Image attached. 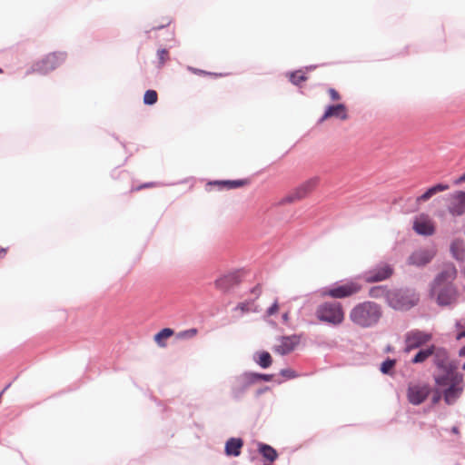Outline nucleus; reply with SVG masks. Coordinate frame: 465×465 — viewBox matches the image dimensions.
Here are the masks:
<instances>
[{"label": "nucleus", "mask_w": 465, "mask_h": 465, "mask_svg": "<svg viewBox=\"0 0 465 465\" xmlns=\"http://www.w3.org/2000/svg\"><path fill=\"white\" fill-rule=\"evenodd\" d=\"M456 276L455 266L448 264L435 278L431 285L430 295L436 298L440 306L450 305L458 300L459 292L453 284Z\"/></svg>", "instance_id": "obj_1"}, {"label": "nucleus", "mask_w": 465, "mask_h": 465, "mask_svg": "<svg viewBox=\"0 0 465 465\" xmlns=\"http://www.w3.org/2000/svg\"><path fill=\"white\" fill-rule=\"evenodd\" d=\"M436 392L440 393L448 405L454 404L464 391L463 375L456 371L435 376Z\"/></svg>", "instance_id": "obj_2"}, {"label": "nucleus", "mask_w": 465, "mask_h": 465, "mask_svg": "<svg viewBox=\"0 0 465 465\" xmlns=\"http://www.w3.org/2000/svg\"><path fill=\"white\" fill-rule=\"evenodd\" d=\"M349 316L353 323L361 327H370L378 322L381 311L377 303L363 302L354 306Z\"/></svg>", "instance_id": "obj_3"}, {"label": "nucleus", "mask_w": 465, "mask_h": 465, "mask_svg": "<svg viewBox=\"0 0 465 465\" xmlns=\"http://www.w3.org/2000/svg\"><path fill=\"white\" fill-rule=\"evenodd\" d=\"M320 322L330 325L337 326L344 321V311L342 305L338 302H326L320 304L315 312Z\"/></svg>", "instance_id": "obj_4"}, {"label": "nucleus", "mask_w": 465, "mask_h": 465, "mask_svg": "<svg viewBox=\"0 0 465 465\" xmlns=\"http://www.w3.org/2000/svg\"><path fill=\"white\" fill-rule=\"evenodd\" d=\"M362 289L361 284L357 281H349L341 283H335L322 292V296L332 299H344L351 297Z\"/></svg>", "instance_id": "obj_5"}, {"label": "nucleus", "mask_w": 465, "mask_h": 465, "mask_svg": "<svg viewBox=\"0 0 465 465\" xmlns=\"http://www.w3.org/2000/svg\"><path fill=\"white\" fill-rule=\"evenodd\" d=\"M420 298L414 292L394 291L389 295V304L396 310H409L415 306Z\"/></svg>", "instance_id": "obj_6"}, {"label": "nucleus", "mask_w": 465, "mask_h": 465, "mask_svg": "<svg viewBox=\"0 0 465 465\" xmlns=\"http://www.w3.org/2000/svg\"><path fill=\"white\" fill-rule=\"evenodd\" d=\"M64 59L65 55L63 53H51L35 63L32 66V71L43 74H47L58 67Z\"/></svg>", "instance_id": "obj_7"}, {"label": "nucleus", "mask_w": 465, "mask_h": 465, "mask_svg": "<svg viewBox=\"0 0 465 465\" xmlns=\"http://www.w3.org/2000/svg\"><path fill=\"white\" fill-rule=\"evenodd\" d=\"M259 380L269 381L272 380V375L249 372L237 377L232 388L234 395L239 396L247 388L257 382Z\"/></svg>", "instance_id": "obj_8"}, {"label": "nucleus", "mask_w": 465, "mask_h": 465, "mask_svg": "<svg viewBox=\"0 0 465 465\" xmlns=\"http://www.w3.org/2000/svg\"><path fill=\"white\" fill-rule=\"evenodd\" d=\"M447 210L453 216L465 214V192L455 191L447 197Z\"/></svg>", "instance_id": "obj_9"}, {"label": "nucleus", "mask_w": 465, "mask_h": 465, "mask_svg": "<svg viewBox=\"0 0 465 465\" xmlns=\"http://www.w3.org/2000/svg\"><path fill=\"white\" fill-rule=\"evenodd\" d=\"M431 339L432 335L430 333L420 330H412L405 335V351L409 352L417 349L429 342Z\"/></svg>", "instance_id": "obj_10"}, {"label": "nucleus", "mask_w": 465, "mask_h": 465, "mask_svg": "<svg viewBox=\"0 0 465 465\" xmlns=\"http://www.w3.org/2000/svg\"><path fill=\"white\" fill-rule=\"evenodd\" d=\"M393 273V269L387 263H382L363 274L366 282L372 283L389 279Z\"/></svg>", "instance_id": "obj_11"}, {"label": "nucleus", "mask_w": 465, "mask_h": 465, "mask_svg": "<svg viewBox=\"0 0 465 465\" xmlns=\"http://www.w3.org/2000/svg\"><path fill=\"white\" fill-rule=\"evenodd\" d=\"M430 392V390L427 384H410L407 398L411 404L420 405L428 398Z\"/></svg>", "instance_id": "obj_12"}, {"label": "nucleus", "mask_w": 465, "mask_h": 465, "mask_svg": "<svg viewBox=\"0 0 465 465\" xmlns=\"http://www.w3.org/2000/svg\"><path fill=\"white\" fill-rule=\"evenodd\" d=\"M434 364L447 373V371H456V366L450 361L449 354L445 349L436 348L432 353Z\"/></svg>", "instance_id": "obj_13"}, {"label": "nucleus", "mask_w": 465, "mask_h": 465, "mask_svg": "<svg viewBox=\"0 0 465 465\" xmlns=\"http://www.w3.org/2000/svg\"><path fill=\"white\" fill-rule=\"evenodd\" d=\"M413 229L421 235H432L435 232L433 221L426 214H420L415 219Z\"/></svg>", "instance_id": "obj_14"}, {"label": "nucleus", "mask_w": 465, "mask_h": 465, "mask_svg": "<svg viewBox=\"0 0 465 465\" xmlns=\"http://www.w3.org/2000/svg\"><path fill=\"white\" fill-rule=\"evenodd\" d=\"M299 342L300 339L296 335L282 337L279 343L274 346V351L282 355L290 353Z\"/></svg>", "instance_id": "obj_15"}, {"label": "nucleus", "mask_w": 465, "mask_h": 465, "mask_svg": "<svg viewBox=\"0 0 465 465\" xmlns=\"http://www.w3.org/2000/svg\"><path fill=\"white\" fill-rule=\"evenodd\" d=\"M434 255H435V252L432 249L419 250V251L414 252L409 257V262L411 264L417 265V266L425 265L431 261V259L434 257Z\"/></svg>", "instance_id": "obj_16"}, {"label": "nucleus", "mask_w": 465, "mask_h": 465, "mask_svg": "<svg viewBox=\"0 0 465 465\" xmlns=\"http://www.w3.org/2000/svg\"><path fill=\"white\" fill-rule=\"evenodd\" d=\"M317 179H311L303 183L300 185L293 194L289 197V202H293L295 200H300L306 197L310 193H312L317 185Z\"/></svg>", "instance_id": "obj_17"}, {"label": "nucleus", "mask_w": 465, "mask_h": 465, "mask_svg": "<svg viewBox=\"0 0 465 465\" xmlns=\"http://www.w3.org/2000/svg\"><path fill=\"white\" fill-rule=\"evenodd\" d=\"M331 117H337L341 120L348 119L347 108L342 104L329 106L324 114L322 115L321 122H323Z\"/></svg>", "instance_id": "obj_18"}, {"label": "nucleus", "mask_w": 465, "mask_h": 465, "mask_svg": "<svg viewBox=\"0 0 465 465\" xmlns=\"http://www.w3.org/2000/svg\"><path fill=\"white\" fill-rule=\"evenodd\" d=\"M450 188L448 184L438 183L430 187L424 193L417 197L416 203L418 204L429 201L433 195L438 193L445 192Z\"/></svg>", "instance_id": "obj_19"}, {"label": "nucleus", "mask_w": 465, "mask_h": 465, "mask_svg": "<svg viewBox=\"0 0 465 465\" xmlns=\"http://www.w3.org/2000/svg\"><path fill=\"white\" fill-rule=\"evenodd\" d=\"M243 442L241 439L231 438L225 444V453L228 456H239L241 454V449Z\"/></svg>", "instance_id": "obj_20"}, {"label": "nucleus", "mask_w": 465, "mask_h": 465, "mask_svg": "<svg viewBox=\"0 0 465 465\" xmlns=\"http://www.w3.org/2000/svg\"><path fill=\"white\" fill-rule=\"evenodd\" d=\"M452 255L457 260H464L465 258V244L462 240H455L450 245Z\"/></svg>", "instance_id": "obj_21"}, {"label": "nucleus", "mask_w": 465, "mask_h": 465, "mask_svg": "<svg viewBox=\"0 0 465 465\" xmlns=\"http://www.w3.org/2000/svg\"><path fill=\"white\" fill-rule=\"evenodd\" d=\"M174 331L173 329L164 328L154 335V341L158 346L164 348L166 347V340L173 335Z\"/></svg>", "instance_id": "obj_22"}, {"label": "nucleus", "mask_w": 465, "mask_h": 465, "mask_svg": "<svg viewBox=\"0 0 465 465\" xmlns=\"http://www.w3.org/2000/svg\"><path fill=\"white\" fill-rule=\"evenodd\" d=\"M258 450L269 461H274L278 457L277 451L272 446L264 443L259 444Z\"/></svg>", "instance_id": "obj_23"}, {"label": "nucleus", "mask_w": 465, "mask_h": 465, "mask_svg": "<svg viewBox=\"0 0 465 465\" xmlns=\"http://www.w3.org/2000/svg\"><path fill=\"white\" fill-rule=\"evenodd\" d=\"M391 291H389L385 286H374L369 291V295L372 298L386 297L389 302V295L391 294Z\"/></svg>", "instance_id": "obj_24"}, {"label": "nucleus", "mask_w": 465, "mask_h": 465, "mask_svg": "<svg viewBox=\"0 0 465 465\" xmlns=\"http://www.w3.org/2000/svg\"><path fill=\"white\" fill-rule=\"evenodd\" d=\"M434 352V346L431 345L430 347L420 350L418 351V353L413 357L411 360L412 363H421L425 361L429 357L432 356V353Z\"/></svg>", "instance_id": "obj_25"}, {"label": "nucleus", "mask_w": 465, "mask_h": 465, "mask_svg": "<svg viewBox=\"0 0 465 465\" xmlns=\"http://www.w3.org/2000/svg\"><path fill=\"white\" fill-rule=\"evenodd\" d=\"M215 184L222 185L227 189H234L242 187L248 184L247 180H227V181H217L214 183Z\"/></svg>", "instance_id": "obj_26"}, {"label": "nucleus", "mask_w": 465, "mask_h": 465, "mask_svg": "<svg viewBox=\"0 0 465 465\" xmlns=\"http://www.w3.org/2000/svg\"><path fill=\"white\" fill-rule=\"evenodd\" d=\"M289 79L293 84L298 85L302 82L306 81L307 76L305 75V74L302 71L299 70V71L291 73L289 75Z\"/></svg>", "instance_id": "obj_27"}, {"label": "nucleus", "mask_w": 465, "mask_h": 465, "mask_svg": "<svg viewBox=\"0 0 465 465\" xmlns=\"http://www.w3.org/2000/svg\"><path fill=\"white\" fill-rule=\"evenodd\" d=\"M272 362V357H271V354L267 351H262L261 353H259V360L257 361V363L262 367V368H268L269 366H271Z\"/></svg>", "instance_id": "obj_28"}, {"label": "nucleus", "mask_w": 465, "mask_h": 465, "mask_svg": "<svg viewBox=\"0 0 465 465\" xmlns=\"http://www.w3.org/2000/svg\"><path fill=\"white\" fill-rule=\"evenodd\" d=\"M198 333V330L196 328H191L188 330H184L182 331H179L176 334V338L179 340H189L194 338Z\"/></svg>", "instance_id": "obj_29"}, {"label": "nucleus", "mask_w": 465, "mask_h": 465, "mask_svg": "<svg viewBox=\"0 0 465 465\" xmlns=\"http://www.w3.org/2000/svg\"><path fill=\"white\" fill-rule=\"evenodd\" d=\"M158 94L154 90H147L143 95V103L148 105H153L157 102Z\"/></svg>", "instance_id": "obj_30"}, {"label": "nucleus", "mask_w": 465, "mask_h": 465, "mask_svg": "<svg viewBox=\"0 0 465 465\" xmlns=\"http://www.w3.org/2000/svg\"><path fill=\"white\" fill-rule=\"evenodd\" d=\"M395 363L396 361L394 360H386L381 363V371L382 373L388 374L391 371V370L395 366Z\"/></svg>", "instance_id": "obj_31"}, {"label": "nucleus", "mask_w": 465, "mask_h": 465, "mask_svg": "<svg viewBox=\"0 0 465 465\" xmlns=\"http://www.w3.org/2000/svg\"><path fill=\"white\" fill-rule=\"evenodd\" d=\"M160 65L164 64L169 60V52L167 49H160L157 52Z\"/></svg>", "instance_id": "obj_32"}, {"label": "nucleus", "mask_w": 465, "mask_h": 465, "mask_svg": "<svg viewBox=\"0 0 465 465\" xmlns=\"http://www.w3.org/2000/svg\"><path fill=\"white\" fill-rule=\"evenodd\" d=\"M188 70L198 75H212V76H223V74L209 73L201 69L188 67Z\"/></svg>", "instance_id": "obj_33"}, {"label": "nucleus", "mask_w": 465, "mask_h": 465, "mask_svg": "<svg viewBox=\"0 0 465 465\" xmlns=\"http://www.w3.org/2000/svg\"><path fill=\"white\" fill-rule=\"evenodd\" d=\"M230 282V278L227 276L221 277L217 279L214 282L215 287L220 290H224L227 288V283Z\"/></svg>", "instance_id": "obj_34"}, {"label": "nucleus", "mask_w": 465, "mask_h": 465, "mask_svg": "<svg viewBox=\"0 0 465 465\" xmlns=\"http://www.w3.org/2000/svg\"><path fill=\"white\" fill-rule=\"evenodd\" d=\"M456 328L459 331L457 333L456 339L458 341L461 340L462 338H465V322H457Z\"/></svg>", "instance_id": "obj_35"}, {"label": "nucleus", "mask_w": 465, "mask_h": 465, "mask_svg": "<svg viewBox=\"0 0 465 465\" xmlns=\"http://www.w3.org/2000/svg\"><path fill=\"white\" fill-rule=\"evenodd\" d=\"M171 23L170 17H164L159 24H155L152 26V30H159L162 29L167 25H169Z\"/></svg>", "instance_id": "obj_36"}, {"label": "nucleus", "mask_w": 465, "mask_h": 465, "mask_svg": "<svg viewBox=\"0 0 465 465\" xmlns=\"http://www.w3.org/2000/svg\"><path fill=\"white\" fill-rule=\"evenodd\" d=\"M236 311H240L241 313L247 312L251 310V303L248 302L239 303L236 308Z\"/></svg>", "instance_id": "obj_37"}, {"label": "nucleus", "mask_w": 465, "mask_h": 465, "mask_svg": "<svg viewBox=\"0 0 465 465\" xmlns=\"http://www.w3.org/2000/svg\"><path fill=\"white\" fill-rule=\"evenodd\" d=\"M281 374H282L283 377L288 378V379H292V378L296 377L295 371H292V369H284V370H282V371H281Z\"/></svg>", "instance_id": "obj_38"}, {"label": "nucleus", "mask_w": 465, "mask_h": 465, "mask_svg": "<svg viewBox=\"0 0 465 465\" xmlns=\"http://www.w3.org/2000/svg\"><path fill=\"white\" fill-rule=\"evenodd\" d=\"M279 311V305L277 302H274V303L267 310V315L272 316L275 313H277Z\"/></svg>", "instance_id": "obj_39"}, {"label": "nucleus", "mask_w": 465, "mask_h": 465, "mask_svg": "<svg viewBox=\"0 0 465 465\" xmlns=\"http://www.w3.org/2000/svg\"><path fill=\"white\" fill-rule=\"evenodd\" d=\"M330 97L332 101H338L341 99L340 94L333 88H330L328 91Z\"/></svg>", "instance_id": "obj_40"}, {"label": "nucleus", "mask_w": 465, "mask_h": 465, "mask_svg": "<svg viewBox=\"0 0 465 465\" xmlns=\"http://www.w3.org/2000/svg\"><path fill=\"white\" fill-rule=\"evenodd\" d=\"M465 183V173L460 176L458 179L454 181L455 185H460L461 183Z\"/></svg>", "instance_id": "obj_41"}, {"label": "nucleus", "mask_w": 465, "mask_h": 465, "mask_svg": "<svg viewBox=\"0 0 465 465\" xmlns=\"http://www.w3.org/2000/svg\"><path fill=\"white\" fill-rule=\"evenodd\" d=\"M153 186H154V184H153V183H145V184H143V185L139 186V187L137 188V190H140V189H142V188L153 187Z\"/></svg>", "instance_id": "obj_42"}, {"label": "nucleus", "mask_w": 465, "mask_h": 465, "mask_svg": "<svg viewBox=\"0 0 465 465\" xmlns=\"http://www.w3.org/2000/svg\"><path fill=\"white\" fill-rule=\"evenodd\" d=\"M7 250L5 248H0V258L4 257L6 254Z\"/></svg>", "instance_id": "obj_43"}, {"label": "nucleus", "mask_w": 465, "mask_h": 465, "mask_svg": "<svg viewBox=\"0 0 465 465\" xmlns=\"http://www.w3.org/2000/svg\"><path fill=\"white\" fill-rule=\"evenodd\" d=\"M282 320L284 322H288V321H289V313L288 312H285L282 314Z\"/></svg>", "instance_id": "obj_44"}, {"label": "nucleus", "mask_w": 465, "mask_h": 465, "mask_svg": "<svg viewBox=\"0 0 465 465\" xmlns=\"http://www.w3.org/2000/svg\"><path fill=\"white\" fill-rule=\"evenodd\" d=\"M438 394L439 395L434 397V399H433L434 402H437L439 401L440 397L442 396L440 393H438Z\"/></svg>", "instance_id": "obj_45"}, {"label": "nucleus", "mask_w": 465, "mask_h": 465, "mask_svg": "<svg viewBox=\"0 0 465 465\" xmlns=\"http://www.w3.org/2000/svg\"><path fill=\"white\" fill-rule=\"evenodd\" d=\"M460 355H465V347L460 350Z\"/></svg>", "instance_id": "obj_46"}, {"label": "nucleus", "mask_w": 465, "mask_h": 465, "mask_svg": "<svg viewBox=\"0 0 465 465\" xmlns=\"http://www.w3.org/2000/svg\"><path fill=\"white\" fill-rule=\"evenodd\" d=\"M8 387H10V384H7V386H5V390H4L0 394L2 395V394H3V392H4L6 389H8Z\"/></svg>", "instance_id": "obj_47"}, {"label": "nucleus", "mask_w": 465, "mask_h": 465, "mask_svg": "<svg viewBox=\"0 0 465 465\" xmlns=\"http://www.w3.org/2000/svg\"><path fill=\"white\" fill-rule=\"evenodd\" d=\"M8 387H10V384H7V386H5V390H4L0 394L2 395V394H3V392H4L6 389H8Z\"/></svg>", "instance_id": "obj_48"}, {"label": "nucleus", "mask_w": 465, "mask_h": 465, "mask_svg": "<svg viewBox=\"0 0 465 465\" xmlns=\"http://www.w3.org/2000/svg\"><path fill=\"white\" fill-rule=\"evenodd\" d=\"M0 74H3V69L2 68H0Z\"/></svg>", "instance_id": "obj_49"}, {"label": "nucleus", "mask_w": 465, "mask_h": 465, "mask_svg": "<svg viewBox=\"0 0 465 465\" xmlns=\"http://www.w3.org/2000/svg\"><path fill=\"white\" fill-rule=\"evenodd\" d=\"M462 369L465 370V363L463 364Z\"/></svg>", "instance_id": "obj_50"}]
</instances>
